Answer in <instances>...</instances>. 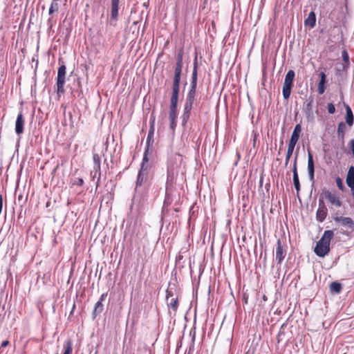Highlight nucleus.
<instances>
[{"mask_svg":"<svg viewBox=\"0 0 354 354\" xmlns=\"http://www.w3.org/2000/svg\"><path fill=\"white\" fill-rule=\"evenodd\" d=\"M333 236V232L332 230H327L324 232V235L317 243V245L315 248V253L316 255L320 257H324L329 252V244Z\"/></svg>","mask_w":354,"mask_h":354,"instance_id":"nucleus-1","label":"nucleus"},{"mask_svg":"<svg viewBox=\"0 0 354 354\" xmlns=\"http://www.w3.org/2000/svg\"><path fill=\"white\" fill-rule=\"evenodd\" d=\"M182 66L175 65L172 88H179L182 78Z\"/></svg>","mask_w":354,"mask_h":354,"instance_id":"nucleus-2","label":"nucleus"},{"mask_svg":"<svg viewBox=\"0 0 354 354\" xmlns=\"http://www.w3.org/2000/svg\"><path fill=\"white\" fill-rule=\"evenodd\" d=\"M148 170L149 169H139L137 181H136V191L142 187V185L146 182L147 178H148Z\"/></svg>","mask_w":354,"mask_h":354,"instance_id":"nucleus-3","label":"nucleus"},{"mask_svg":"<svg viewBox=\"0 0 354 354\" xmlns=\"http://www.w3.org/2000/svg\"><path fill=\"white\" fill-rule=\"evenodd\" d=\"M328 215V209H326L324 202L319 199V207L317 212V219L319 222H322Z\"/></svg>","mask_w":354,"mask_h":354,"instance_id":"nucleus-4","label":"nucleus"},{"mask_svg":"<svg viewBox=\"0 0 354 354\" xmlns=\"http://www.w3.org/2000/svg\"><path fill=\"white\" fill-rule=\"evenodd\" d=\"M66 66L62 65L59 67L57 71V88H63L64 82H65V75H66Z\"/></svg>","mask_w":354,"mask_h":354,"instance_id":"nucleus-5","label":"nucleus"},{"mask_svg":"<svg viewBox=\"0 0 354 354\" xmlns=\"http://www.w3.org/2000/svg\"><path fill=\"white\" fill-rule=\"evenodd\" d=\"M322 196H324L325 199H327L328 202L336 207H341L342 203L339 200L338 197L335 194H332L328 191H324L322 193Z\"/></svg>","mask_w":354,"mask_h":354,"instance_id":"nucleus-6","label":"nucleus"},{"mask_svg":"<svg viewBox=\"0 0 354 354\" xmlns=\"http://www.w3.org/2000/svg\"><path fill=\"white\" fill-rule=\"evenodd\" d=\"M308 178L313 183L315 181V163H313V155L310 151L308 152Z\"/></svg>","mask_w":354,"mask_h":354,"instance_id":"nucleus-7","label":"nucleus"},{"mask_svg":"<svg viewBox=\"0 0 354 354\" xmlns=\"http://www.w3.org/2000/svg\"><path fill=\"white\" fill-rule=\"evenodd\" d=\"M334 221L336 223H340L342 225L345 226L351 230H353L354 229V223L352 218L350 217L337 216L334 218Z\"/></svg>","mask_w":354,"mask_h":354,"instance_id":"nucleus-8","label":"nucleus"},{"mask_svg":"<svg viewBox=\"0 0 354 354\" xmlns=\"http://www.w3.org/2000/svg\"><path fill=\"white\" fill-rule=\"evenodd\" d=\"M24 120L23 118V114L21 112L17 115L16 124H15V132L17 135H21L24 132Z\"/></svg>","mask_w":354,"mask_h":354,"instance_id":"nucleus-9","label":"nucleus"},{"mask_svg":"<svg viewBox=\"0 0 354 354\" xmlns=\"http://www.w3.org/2000/svg\"><path fill=\"white\" fill-rule=\"evenodd\" d=\"M286 252L282 248L280 240L277 241V249H275V259L278 263H281V261L285 257Z\"/></svg>","mask_w":354,"mask_h":354,"instance_id":"nucleus-10","label":"nucleus"},{"mask_svg":"<svg viewBox=\"0 0 354 354\" xmlns=\"http://www.w3.org/2000/svg\"><path fill=\"white\" fill-rule=\"evenodd\" d=\"M301 132V125L299 124L295 125V128H294V131H293V132H292L290 142H288V143L296 145L298 142Z\"/></svg>","mask_w":354,"mask_h":354,"instance_id":"nucleus-11","label":"nucleus"},{"mask_svg":"<svg viewBox=\"0 0 354 354\" xmlns=\"http://www.w3.org/2000/svg\"><path fill=\"white\" fill-rule=\"evenodd\" d=\"M120 0H111V20L116 21L118 17V5Z\"/></svg>","mask_w":354,"mask_h":354,"instance_id":"nucleus-12","label":"nucleus"},{"mask_svg":"<svg viewBox=\"0 0 354 354\" xmlns=\"http://www.w3.org/2000/svg\"><path fill=\"white\" fill-rule=\"evenodd\" d=\"M295 78V72L289 70L286 75L283 88H291Z\"/></svg>","mask_w":354,"mask_h":354,"instance_id":"nucleus-13","label":"nucleus"},{"mask_svg":"<svg viewBox=\"0 0 354 354\" xmlns=\"http://www.w3.org/2000/svg\"><path fill=\"white\" fill-rule=\"evenodd\" d=\"M297 161V155L295 156V160H294V165H293V169H292V171H293V182H294L295 189H297V192H298L299 191V178H298V174H297V164L296 163Z\"/></svg>","mask_w":354,"mask_h":354,"instance_id":"nucleus-14","label":"nucleus"},{"mask_svg":"<svg viewBox=\"0 0 354 354\" xmlns=\"http://www.w3.org/2000/svg\"><path fill=\"white\" fill-rule=\"evenodd\" d=\"M107 297V293H102V295L100 297V301L97 302V304H95L93 315L95 316L100 314L102 312L103 310V306L102 302L104 301L105 298Z\"/></svg>","mask_w":354,"mask_h":354,"instance_id":"nucleus-15","label":"nucleus"},{"mask_svg":"<svg viewBox=\"0 0 354 354\" xmlns=\"http://www.w3.org/2000/svg\"><path fill=\"white\" fill-rule=\"evenodd\" d=\"M346 183L348 187L354 189V167H349L347 178H346Z\"/></svg>","mask_w":354,"mask_h":354,"instance_id":"nucleus-16","label":"nucleus"},{"mask_svg":"<svg viewBox=\"0 0 354 354\" xmlns=\"http://www.w3.org/2000/svg\"><path fill=\"white\" fill-rule=\"evenodd\" d=\"M192 104H189V102H185V111H183L182 116L183 124H185L189 118L190 110L192 109Z\"/></svg>","mask_w":354,"mask_h":354,"instance_id":"nucleus-17","label":"nucleus"},{"mask_svg":"<svg viewBox=\"0 0 354 354\" xmlns=\"http://www.w3.org/2000/svg\"><path fill=\"white\" fill-rule=\"evenodd\" d=\"M153 124H155V116L151 115V128H149V131L148 133V137H147V147L149 148V146L150 145V143L153 142V131L155 130V128L153 127Z\"/></svg>","mask_w":354,"mask_h":354,"instance_id":"nucleus-18","label":"nucleus"},{"mask_svg":"<svg viewBox=\"0 0 354 354\" xmlns=\"http://www.w3.org/2000/svg\"><path fill=\"white\" fill-rule=\"evenodd\" d=\"M316 23V15L313 11L310 12L308 17L305 20L304 24L306 26H309L310 28H313Z\"/></svg>","mask_w":354,"mask_h":354,"instance_id":"nucleus-19","label":"nucleus"},{"mask_svg":"<svg viewBox=\"0 0 354 354\" xmlns=\"http://www.w3.org/2000/svg\"><path fill=\"white\" fill-rule=\"evenodd\" d=\"M178 91L179 90H173L171 99H170V110H176Z\"/></svg>","mask_w":354,"mask_h":354,"instance_id":"nucleus-20","label":"nucleus"},{"mask_svg":"<svg viewBox=\"0 0 354 354\" xmlns=\"http://www.w3.org/2000/svg\"><path fill=\"white\" fill-rule=\"evenodd\" d=\"M346 129V127L345 123L342 122L338 124L337 137L339 140H344V137L345 136Z\"/></svg>","mask_w":354,"mask_h":354,"instance_id":"nucleus-21","label":"nucleus"},{"mask_svg":"<svg viewBox=\"0 0 354 354\" xmlns=\"http://www.w3.org/2000/svg\"><path fill=\"white\" fill-rule=\"evenodd\" d=\"M176 119V110L169 109V127L171 129H175Z\"/></svg>","mask_w":354,"mask_h":354,"instance_id":"nucleus-22","label":"nucleus"},{"mask_svg":"<svg viewBox=\"0 0 354 354\" xmlns=\"http://www.w3.org/2000/svg\"><path fill=\"white\" fill-rule=\"evenodd\" d=\"M61 1L62 0H53L48 10L49 15H53V13L58 12Z\"/></svg>","mask_w":354,"mask_h":354,"instance_id":"nucleus-23","label":"nucleus"},{"mask_svg":"<svg viewBox=\"0 0 354 354\" xmlns=\"http://www.w3.org/2000/svg\"><path fill=\"white\" fill-rule=\"evenodd\" d=\"M346 122H347V124L349 127L353 126V115L352 111L351 110V109L348 106H347V107H346Z\"/></svg>","mask_w":354,"mask_h":354,"instance_id":"nucleus-24","label":"nucleus"},{"mask_svg":"<svg viewBox=\"0 0 354 354\" xmlns=\"http://www.w3.org/2000/svg\"><path fill=\"white\" fill-rule=\"evenodd\" d=\"M148 151H149V147L146 148V149H145V151L144 153V157H142L141 168H140V169H149Z\"/></svg>","mask_w":354,"mask_h":354,"instance_id":"nucleus-25","label":"nucleus"},{"mask_svg":"<svg viewBox=\"0 0 354 354\" xmlns=\"http://www.w3.org/2000/svg\"><path fill=\"white\" fill-rule=\"evenodd\" d=\"M295 145H295V144H290V143H288L287 154H286V160H285V166L288 165V161H289V160L291 158L292 152L294 151V149H295Z\"/></svg>","mask_w":354,"mask_h":354,"instance_id":"nucleus-26","label":"nucleus"},{"mask_svg":"<svg viewBox=\"0 0 354 354\" xmlns=\"http://www.w3.org/2000/svg\"><path fill=\"white\" fill-rule=\"evenodd\" d=\"M183 54L184 50L183 48L179 49L177 57H176V66H182L183 65Z\"/></svg>","mask_w":354,"mask_h":354,"instance_id":"nucleus-27","label":"nucleus"},{"mask_svg":"<svg viewBox=\"0 0 354 354\" xmlns=\"http://www.w3.org/2000/svg\"><path fill=\"white\" fill-rule=\"evenodd\" d=\"M169 293H168V295H167L168 305H169V306H170L171 308H172L174 310L176 311L177 310V307H178V299L176 298L169 299Z\"/></svg>","mask_w":354,"mask_h":354,"instance_id":"nucleus-28","label":"nucleus"},{"mask_svg":"<svg viewBox=\"0 0 354 354\" xmlns=\"http://www.w3.org/2000/svg\"><path fill=\"white\" fill-rule=\"evenodd\" d=\"M330 290L331 291L335 292L336 294L340 293L342 291V285L339 282H333L330 284Z\"/></svg>","mask_w":354,"mask_h":354,"instance_id":"nucleus-29","label":"nucleus"},{"mask_svg":"<svg viewBox=\"0 0 354 354\" xmlns=\"http://www.w3.org/2000/svg\"><path fill=\"white\" fill-rule=\"evenodd\" d=\"M93 162H94V169L95 171L100 170V157L97 153H93Z\"/></svg>","mask_w":354,"mask_h":354,"instance_id":"nucleus-30","label":"nucleus"},{"mask_svg":"<svg viewBox=\"0 0 354 354\" xmlns=\"http://www.w3.org/2000/svg\"><path fill=\"white\" fill-rule=\"evenodd\" d=\"M64 352L63 354H71L72 353V342L71 340H68L64 342Z\"/></svg>","mask_w":354,"mask_h":354,"instance_id":"nucleus-31","label":"nucleus"},{"mask_svg":"<svg viewBox=\"0 0 354 354\" xmlns=\"http://www.w3.org/2000/svg\"><path fill=\"white\" fill-rule=\"evenodd\" d=\"M320 80L318 84V88H324V85L326 83V76L324 72H321L319 73Z\"/></svg>","mask_w":354,"mask_h":354,"instance_id":"nucleus-32","label":"nucleus"},{"mask_svg":"<svg viewBox=\"0 0 354 354\" xmlns=\"http://www.w3.org/2000/svg\"><path fill=\"white\" fill-rule=\"evenodd\" d=\"M197 71H192V80H191V88H196L197 86Z\"/></svg>","mask_w":354,"mask_h":354,"instance_id":"nucleus-33","label":"nucleus"},{"mask_svg":"<svg viewBox=\"0 0 354 354\" xmlns=\"http://www.w3.org/2000/svg\"><path fill=\"white\" fill-rule=\"evenodd\" d=\"M196 96V90H190L188 95H187L186 102L193 104L194 97Z\"/></svg>","mask_w":354,"mask_h":354,"instance_id":"nucleus-34","label":"nucleus"},{"mask_svg":"<svg viewBox=\"0 0 354 354\" xmlns=\"http://www.w3.org/2000/svg\"><path fill=\"white\" fill-rule=\"evenodd\" d=\"M342 59H343L344 62L347 65H348V64H349V56H348V53H347V51L346 50H342Z\"/></svg>","mask_w":354,"mask_h":354,"instance_id":"nucleus-35","label":"nucleus"},{"mask_svg":"<svg viewBox=\"0 0 354 354\" xmlns=\"http://www.w3.org/2000/svg\"><path fill=\"white\" fill-rule=\"evenodd\" d=\"M328 112L333 114L335 112V107L333 103L328 104Z\"/></svg>","mask_w":354,"mask_h":354,"instance_id":"nucleus-36","label":"nucleus"},{"mask_svg":"<svg viewBox=\"0 0 354 354\" xmlns=\"http://www.w3.org/2000/svg\"><path fill=\"white\" fill-rule=\"evenodd\" d=\"M291 90H282V95H283L284 99H288L290 96Z\"/></svg>","mask_w":354,"mask_h":354,"instance_id":"nucleus-37","label":"nucleus"},{"mask_svg":"<svg viewBox=\"0 0 354 354\" xmlns=\"http://www.w3.org/2000/svg\"><path fill=\"white\" fill-rule=\"evenodd\" d=\"M193 71H198V57L195 56L194 59Z\"/></svg>","mask_w":354,"mask_h":354,"instance_id":"nucleus-38","label":"nucleus"},{"mask_svg":"<svg viewBox=\"0 0 354 354\" xmlns=\"http://www.w3.org/2000/svg\"><path fill=\"white\" fill-rule=\"evenodd\" d=\"M335 181H336V185H337L338 188L342 189L343 184H342V181L341 178L337 177V178H336Z\"/></svg>","mask_w":354,"mask_h":354,"instance_id":"nucleus-39","label":"nucleus"},{"mask_svg":"<svg viewBox=\"0 0 354 354\" xmlns=\"http://www.w3.org/2000/svg\"><path fill=\"white\" fill-rule=\"evenodd\" d=\"M312 103H313V98H310V101L308 102L307 105H306V109L308 111H311L312 110Z\"/></svg>","mask_w":354,"mask_h":354,"instance_id":"nucleus-40","label":"nucleus"},{"mask_svg":"<svg viewBox=\"0 0 354 354\" xmlns=\"http://www.w3.org/2000/svg\"><path fill=\"white\" fill-rule=\"evenodd\" d=\"M74 184L77 186H82L84 184V180L82 178H77L76 181H75Z\"/></svg>","mask_w":354,"mask_h":354,"instance_id":"nucleus-41","label":"nucleus"},{"mask_svg":"<svg viewBox=\"0 0 354 354\" xmlns=\"http://www.w3.org/2000/svg\"><path fill=\"white\" fill-rule=\"evenodd\" d=\"M350 147H351L353 156L354 157V139L350 140Z\"/></svg>","mask_w":354,"mask_h":354,"instance_id":"nucleus-42","label":"nucleus"},{"mask_svg":"<svg viewBox=\"0 0 354 354\" xmlns=\"http://www.w3.org/2000/svg\"><path fill=\"white\" fill-rule=\"evenodd\" d=\"M3 209V197L2 195H0V214L2 212Z\"/></svg>","mask_w":354,"mask_h":354,"instance_id":"nucleus-43","label":"nucleus"},{"mask_svg":"<svg viewBox=\"0 0 354 354\" xmlns=\"http://www.w3.org/2000/svg\"><path fill=\"white\" fill-rule=\"evenodd\" d=\"M8 345H9V341L6 340V341L2 342L1 347L4 348V347H6Z\"/></svg>","mask_w":354,"mask_h":354,"instance_id":"nucleus-44","label":"nucleus"},{"mask_svg":"<svg viewBox=\"0 0 354 354\" xmlns=\"http://www.w3.org/2000/svg\"><path fill=\"white\" fill-rule=\"evenodd\" d=\"M64 90H57V93L58 97H59L61 94H64Z\"/></svg>","mask_w":354,"mask_h":354,"instance_id":"nucleus-45","label":"nucleus"},{"mask_svg":"<svg viewBox=\"0 0 354 354\" xmlns=\"http://www.w3.org/2000/svg\"><path fill=\"white\" fill-rule=\"evenodd\" d=\"M319 94L322 95L324 93L325 90H318Z\"/></svg>","mask_w":354,"mask_h":354,"instance_id":"nucleus-46","label":"nucleus"},{"mask_svg":"<svg viewBox=\"0 0 354 354\" xmlns=\"http://www.w3.org/2000/svg\"><path fill=\"white\" fill-rule=\"evenodd\" d=\"M351 192H352L353 196L354 197V188L351 189Z\"/></svg>","mask_w":354,"mask_h":354,"instance_id":"nucleus-47","label":"nucleus"},{"mask_svg":"<svg viewBox=\"0 0 354 354\" xmlns=\"http://www.w3.org/2000/svg\"><path fill=\"white\" fill-rule=\"evenodd\" d=\"M35 93V91H33V93H32V95H33Z\"/></svg>","mask_w":354,"mask_h":354,"instance_id":"nucleus-48","label":"nucleus"},{"mask_svg":"<svg viewBox=\"0 0 354 354\" xmlns=\"http://www.w3.org/2000/svg\"><path fill=\"white\" fill-rule=\"evenodd\" d=\"M35 93V91H33V93H32V95H33Z\"/></svg>","mask_w":354,"mask_h":354,"instance_id":"nucleus-49","label":"nucleus"}]
</instances>
